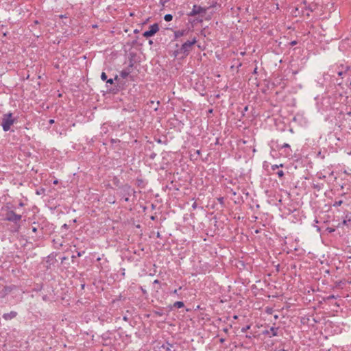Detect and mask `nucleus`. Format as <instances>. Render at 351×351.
<instances>
[{"label":"nucleus","instance_id":"obj_1","mask_svg":"<svg viewBox=\"0 0 351 351\" xmlns=\"http://www.w3.org/2000/svg\"><path fill=\"white\" fill-rule=\"evenodd\" d=\"M22 218L21 215L16 214L14 211L12 210L7 209L5 210V213L3 214V219L5 221H8L14 223L16 226L15 231L18 232L21 228V225L19 222L21 221Z\"/></svg>","mask_w":351,"mask_h":351},{"label":"nucleus","instance_id":"obj_2","mask_svg":"<svg viewBox=\"0 0 351 351\" xmlns=\"http://www.w3.org/2000/svg\"><path fill=\"white\" fill-rule=\"evenodd\" d=\"M15 121L16 119L13 117L12 113L9 112L4 114L2 117L1 120V126L3 128V131H9L11 128V126L14 124Z\"/></svg>","mask_w":351,"mask_h":351},{"label":"nucleus","instance_id":"obj_3","mask_svg":"<svg viewBox=\"0 0 351 351\" xmlns=\"http://www.w3.org/2000/svg\"><path fill=\"white\" fill-rule=\"evenodd\" d=\"M197 40L196 37L192 38L191 40H187L184 43L179 49V52L183 56H186L189 53L191 48L197 43Z\"/></svg>","mask_w":351,"mask_h":351},{"label":"nucleus","instance_id":"obj_4","mask_svg":"<svg viewBox=\"0 0 351 351\" xmlns=\"http://www.w3.org/2000/svg\"><path fill=\"white\" fill-rule=\"evenodd\" d=\"M134 193V191L131 188L130 186L125 185L123 186L119 192V195L123 199L125 202H128L130 197L132 193Z\"/></svg>","mask_w":351,"mask_h":351},{"label":"nucleus","instance_id":"obj_5","mask_svg":"<svg viewBox=\"0 0 351 351\" xmlns=\"http://www.w3.org/2000/svg\"><path fill=\"white\" fill-rule=\"evenodd\" d=\"M159 30V26L157 23H154L149 26V30L145 31L143 36L145 38L153 36Z\"/></svg>","mask_w":351,"mask_h":351},{"label":"nucleus","instance_id":"obj_6","mask_svg":"<svg viewBox=\"0 0 351 351\" xmlns=\"http://www.w3.org/2000/svg\"><path fill=\"white\" fill-rule=\"evenodd\" d=\"M206 11V8H204L201 7L200 5H194L193 6L192 10L188 13V16H195L197 14H201V13H205Z\"/></svg>","mask_w":351,"mask_h":351},{"label":"nucleus","instance_id":"obj_7","mask_svg":"<svg viewBox=\"0 0 351 351\" xmlns=\"http://www.w3.org/2000/svg\"><path fill=\"white\" fill-rule=\"evenodd\" d=\"M278 149H285V154L287 156H289L292 154V149L291 148V146L288 143H284L283 145H278Z\"/></svg>","mask_w":351,"mask_h":351},{"label":"nucleus","instance_id":"obj_8","mask_svg":"<svg viewBox=\"0 0 351 351\" xmlns=\"http://www.w3.org/2000/svg\"><path fill=\"white\" fill-rule=\"evenodd\" d=\"M189 30L187 29L176 30L174 32V38L178 39L181 36H186L188 34Z\"/></svg>","mask_w":351,"mask_h":351},{"label":"nucleus","instance_id":"obj_9","mask_svg":"<svg viewBox=\"0 0 351 351\" xmlns=\"http://www.w3.org/2000/svg\"><path fill=\"white\" fill-rule=\"evenodd\" d=\"M278 328L271 327L269 330H266L264 334L268 335L270 337L278 335Z\"/></svg>","mask_w":351,"mask_h":351},{"label":"nucleus","instance_id":"obj_10","mask_svg":"<svg viewBox=\"0 0 351 351\" xmlns=\"http://www.w3.org/2000/svg\"><path fill=\"white\" fill-rule=\"evenodd\" d=\"M16 315L17 313L16 311H11L10 313H4L2 317L5 320H10L16 317Z\"/></svg>","mask_w":351,"mask_h":351},{"label":"nucleus","instance_id":"obj_11","mask_svg":"<svg viewBox=\"0 0 351 351\" xmlns=\"http://www.w3.org/2000/svg\"><path fill=\"white\" fill-rule=\"evenodd\" d=\"M351 222V211L345 213L343 224L348 226Z\"/></svg>","mask_w":351,"mask_h":351},{"label":"nucleus","instance_id":"obj_12","mask_svg":"<svg viewBox=\"0 0 351 351\" xmlns=\"http://www.w3.org/2000/svg\"><path fill=\"white\" fill-rule=\"evenodd\" d=\"M161 348L165 351H172V348H173V346L169 342H166L163 343L161 346Z\"/></svg>","mask_w":351,"mask_h":351},{"label":"nucleus","instance_id":"obj_13","mask_svg":"<svg viewBox=\"0 0 351 351\" xmlns=\"http://www.w3.org/2000/svg\"><path fill=\"white\" fill-rule=\"evenodd\" d=\"M130 72L131 71H130V69H124L120 72V76L122 78L125 79L130 75Z\"/></svg>","mask_w":351,"mask_h":351},{"label":"nucleus","instance_id":"obj_14","mask_svg":"<svg viewBox=\"0 0 351 351\" xmlns=\"http://www.w3.org/2000/svg\"><path fill=\"white\" fill-rule=\"evenodd\" d=\"M184 304L183 302L182 301H177L174 304H173V306L175 308H182L184 307Z\"/></svg>","mask_w":351,"mask_h":351},{"label":"nucleus","instance_id":"obj_15","mask_svg":"<svg viewBox=\"0 0 351 351\" xmlns=\"http://www.w3.org/2000/svg\"><path fill=\"white\" fill-rule=\"evenodd\" d=\"M313 188L317 190V191H320L323 186H324V184H313Z\"/></svg>","mask_w":351,"mask_h":351},{"label":"nucleus","instance_id":"obj_16","mask_svg":"<svg viewBox=\"0 0 351 351\" xmlns=\"http://www.w3.org/2000/svg\"><path fill=\"white\" fill-rule=\"evenodd\" d=\"M173 19V16L171 14H167L164 16V19L165 21L169 22L171 21Z\"/></svg>","mask_w":351,"mask_h":351},{"label":"nucleus","instance_id":"obj_17","mask_svg":"<svg viewBox=\"0 0 351 351\" xmlns=\"http://www.w3.org/2000/svg\"><path fill=\"white\" fill-rule=\"evenodd\" d=\"M342 203H343L342 200L335 201L333 204V206H335V207L340 206L342 204Z\"/></svg>","mask_w":351,"mask_h":351},{"label":"nucleus","instance_id":"obj_18","mask_svg":"<svg viewBox=\"0 0 351 351\" xmlns=\"http://www.w3.org/2000/svg\"><path fill=\"white\" fill-rule=\"evenodd\" d=\"M283 167V165L282 164H280V165H271V169L273 171H275L276 169H277L279 167Z\"/></svg>","mask_w":351,"mask_h":351},{"label":"nucleus","instance_id":"obj_19","mask_svg":"<svg viewBox=\"0 0 351 351\" xmlns=\"http://www.w3.org/2000/svg\"><path fill=\"white\" fill-rule=\"evenodd\" d=\"M101 79L103 80V81H106L108 79H107V75L106 74V73L104 72H102L101 73Z\"/></svg>","mask_w":351,"mask_h":351},{"label":"nucleus","instance_id":"obj_20","mask_svg":"<svg viewBox=\"0 0 351 351\" xmlns=\"http://www.w3.org/2000/svg\"><path fill=\"white\" fill-rule=\"evenodd\" d=\"M277 175L279 178H282L284 176V172L282 170H280L277 172Z\"/></svg>","mask_w":351,"mask_h":351},{"label":"nucleus","instance_id":"obj_21","mask_svg":"<svg viewBox=\"0 0 351 351\" xmlns=\"http://www.w3.org/2000/svg\"><path fill=\"white\" fill-rule=\"evenodd\" d=\"M335 298H337V296H335V295H330L327 297L328 300H332V299H335Z\"/></svg>","mask_w":351,"mask_h":351},{"label":"nucleus","instance_id":"obj_22","mask_svg":"<svg viewBox=\"0 0 351 351\" xmlns=\"http://www.w3.org/2000/svg\"><path fill=\"white\" fill-rule=\"evenodd\" d=\"M113 81H114V80H113V79H112V78H110V79L107 80L106 82L108 84H113Z\"/></svg>","mask_w":351,"mask_h":351},{"label":"nucleus","instance_id":"obj_23","mask_svg":"<svg viewBox=\"0 0 351 351\" xmlns=\"http://www.w3.org/2000/svg\"><path fill=\"white\" fill-rule=\"evenodd\" d=\"M249 328H250V326H246L245 327L243 328L241 330L243 332H245Z\"/></svg>","mask_w":351,"mask_h":351},{"label":"nucleus","instance_id":"obj_24","mask_svg":"<svg viewBox=\"0 0 351 351\" xmlns=\"http://www.w3.org/2000/svg\"><path fill=\"white\" fill-rule=\"evenodd\" d=\"M5 290L6 291V293L8 292V291H11V287H7L5 288Z\"/></svg>","mask_w":351,"mask_h":351},{"label":"nucleus","instance_id":"obj_25","mask_svg":"<svg viewBox=\"0 0 351 351\" xmlns=\"http://www.w3.org/2000/svg\"><path fill=\"white\" fill-rule=\"evenodd\" d=\"M192 208L193 209H195L197 208V203L196 202H194L193 204H192Z\"/></svg>","mask_w":351,"mask_h":351},{"label":"nucleus","instance_id":"obj_26","mask_svg":"<svg viewBox=\"0 0 351 351\" xmlns=\"http://www.w3.org/2000/svg\"><path fill=\"white\" fill-rule=\"evenodd\" d=\"M296 44H297V41H295V40H293V41L291 42V45H292V46H293V45H295Z\"/></svg>","mask_w":351,"mask_h":351},{"label":"nucleus","instance_id":"obj_27","mask_svg":"<svg viewBox=\"0 0 351 351\" xmlns=\"http://www.w3.org/2000/svg\"><path fill=\"white\" fill-rule=\"evenodd\" d=\"M82 254H84V252H78L77 254V256L78 257H80V256H82Z\"/></svg>","mask_w":351,"mask_h":351},{"label":"nucleus","instance_id":"obj_28","mask_svg":"<svg viewBox=\"0 0 351 351\" xmlns=\"http://www.w3.org/2000/svg\"><path fill=\"white\" fill-rule=\"evenodd\" d=\"M32 231H33L34 232H37V228H36V227H32Z\"/></svg>","mask_w":351,"mask_h":351},{"label":"nucleus","instance_id":"obj_29","mask_svg":"<svg viewBox=\"0 0 351 351\" xmlns=\"http://www.w3.org/2000/svg\"><path fill=\"white\" fill-rule=\"evenodd\" d=\"M173 293L175 294V295H178V290L177 289H175L173 291Z\"/></svg>","mask_w":351,"mask_h":351},{"label":"nucleus","instance_id":"obj_30","mask_svg":"<svg viewBox=\"0 0 351 351\" xmlns=\"http://www.w3.org/2000/svg\"><path fill=\"white\" fill-rule=\"evenodd\" d=\"M49 123L50 124H52V123H54V120H53V119H50V120L49 121Z\"/></svg>","mask_w":351,"mask_h":351},{"label":"nucleus","instance_id":"obj_31","mask_svg":"<svg viewBox=\"0 0 351 351\" xmlns=\"http://www.w3.org/2000/svg\"><path fill=\"white\" fill-rule=\"evenodd\" d=\"M154 284H158V283H159V280H155L154 281Z\"/></svg>","mask_w":351,"mask_h":351},{"label":"nucleus","instance_id":"obj_32","mask_svg":"<svg viewBox=\"0 0 351 351\" xmlns=\"http://www.w3.org/2000/svg\"><path fill=\"white\" fill-rule=\"evenodd\" d=\"M62 228H67V225H66V223H64V224L62 226Z\"/></svg>","mask_w":351,"mask_h":351},{"label":"nucleus","instance_id":"obj_33","mask_svg":"<svg viewBox=\"0 0 351 351\" xmlns=\"http://www.w3.org/2000/svg\"><path fill=\"white\" fill-rule=\"evenodd\" d=\"M248 110V107L247 106H245V108H244V110L245 111H247Z\"/></svg>","mask_w":351,"mask_h":351},{"label":"nucleus","instance_id":"obj_34","mask_svg":"<svg viewBox=\"0 0 351 351\" xmlns=\"http://www.w3.org/2000/svg\"><path fill=\"white\" fill-rule=\"evenodd\" d=\"M123 320L127 321L128 320V317H123Z\"/></svg>","mask_w":351,"mask_h":351},{"label":"nucleus","instance_id":"obj_35","mask_svg":"<svg viewBox=\"0 0 351 351\" xmlns=\"http://www.w3.org/2000/svg\"><path fill=\"white\" fill-rule=\"evenodd\" d=\"M43 299L44 300H47V296H44V297L43 298Z\"/></svg>","mask_w":351,"mask_h":351},{"label":"nucleus","instance_id":"obj_36","mask_svg":"<svg viewBox=\"0 0 351 351\" xmlns=\"http://www.w3.org/2000/svg\"><path fill=\"white\" fill-rule=\"evenodd\" d=\"M241 54L242 56H244V55L245 54V52H241Z\"/></svg>","mask_w":351,"mask_h":351},{"label":"nucleus","instance_id":"obj_37","mask_svg":"<svg viewBox=\"0 0 351 351\" xmlns=\"http://www.w3.org/2000/svg\"><path fill=\"white\" fill-rule=\"evenodd\" d=\"M118 79V76L116 75L114 80H117Z\"/></svg>","mask_w":351,"mask_h":351},{"label":"nucleus","instance_id":"obj_38","mask_svg":"<svg viewBox=\"0 0 351 351\" xmlns=\"http://www.w3.org/2000/svg\"><path fill=\"white\" fill-rule=\"evenodd\" d=\"M223 330L226 332L228 331L227 328H224Z\"/></svg>","mask_w":351,"mask_h":351},{"label":"nucleus","instance_id":"obj_39","mask_svg":"<svg viewBox=\"0 0 351 351\" xmlns=\"http://www.w3.org/2000/svg\"><path fill=\"white\" fill-rule=\"evenodd\" d=\"M223 341H224V339H220V341H221V342H223Z\"/></svg>","mask_w":351,"mask_h":351},{"label":"nucleus","instance_id":"obj_40","mask_svg":"<svg viewBox=\"0 0 351 351\" xmlns=\"http://www.w3.org/2000/svg\"><path fill=\"white\" fill-rule=\"evenodd\" d=\"M234 319H237V315H234Z\"/></svg>","mask_w":351,"mask_h":351},{"label":"nucleus","instance_id":"obj_41","mask_svg":"<svg viewBox=\"0 0 351 351\" xmlns=\"http://www.w3.org/2000/svg\"><path fill=\"white\" fill-rule=\"evenodd\" d=\"M256 69H257L256 68V69L254 70V73H256Z\"/></svg>","mask_w":351,"mask_h":351},{"label":"nucleus","instance_id":"obj_42","mask_svg":"<svg viewBox=\"0 0 351 351\" xmlns=\"http://www.w3.org/2000/svg\"><path fill=\"white\" fill-rule=\"evenodd\" d=\"M19 205H20L21 206H22L23 205V203H21Z\"/></svg>","mask_w":351,"mask_h":351}]
</instances>
